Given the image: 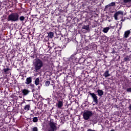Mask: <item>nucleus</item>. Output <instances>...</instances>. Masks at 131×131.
Listing matches in <instances>:
<instances>
[{
    "label": "nucleus",
    "mask_w": 131,
    "mask_h": 131,
    "mask_svg": "<svg viewBox=\"0 0 131 131\" xmlns=\"http://www.w3.org/2000/svg\"><path fill=\"white\" fill-rule=\"evenodd\" d=\"M102 37H105V36H103Z\"/></svg>",
    "instance_id": "31"
},
{
    "label": "nucleus",
    "mask_w": 131,
    "mask_h": 131,
    "mask_svg": "<svg viewBox=\"0 0 131 131\" xmlns=\"http://www.w3.org/2000/svg\"><path fill=\"white\" fill-rule=\"evenodd\" d=\"M76 54H77L76 52L74 53L69 59L70 65H73L74 63H78L79 59L76 57Z\"/></svg>",
    "instance_id": "3"
},
{
    "label": "nucleus",
    "mask_w": 131,
    "mask_h": 131,
    "mask_svg": "<svg viewBox=\"0 0 131 131\" xmlns=\"http://www.w3.org/2000/svg\"><path fill=\"white\" fill-rule=\"evenodd\" d=\"M33 66L34 72L37 73L43 67V62L39 58H36L33 61Z\"/></svg>",
    "instance_id": "1"
},
{
    "label": "nucleus",
    "mask_w": 131,
    "mask_h": 131,
    "mask_svg": "<svg viewBox=\"0 0 131 131\" xmlns=\"http://www.w3.org/2000/svg\"><path fill=\"white\" fill-rule=\"evenodd\" d=\"M110 74L109 73V71L108 70H106L105 71V72L103 73V76H104V77L105 78H107V77H109V76H110Z\"/></svg>",
    "instance_id": "12"
},
{
    "label": "nucleus",
    "mask_w": 131,
    "mask_h": 131,
    "mask_svg": "<svg viewBox=\"0 0 131 131\" xmlns=\"http://www.w3.org/2000/svg\"><path fill=\"white\" fill-rule=\"evenodd\" d=\"M110 29V28H109V27L104 28L103 29V32H104V33H107V32H108V31H109Z\"/></svg>",
    "instance_id": "14"
},
{
    "label": "nucleus",
    "mask_w": 131,
    "mask_h": 131,
    "mask_svg": "<svg viewBox=\"0 0 131 131\" xmlns=\"http://www.w3.org/2000/svg\"><path fill=\"white\" fill-rule=\"evenodd\" d=\"M120 26V29L121 28V25H119Z\"/></svg>",
    "instance_id": "30"
},
{
    "label": "nucleus",
    "mask_w": 131,
    "mask_h": 131,
    "mask_svg": "<svg viewBox=\"0 0 131 131\" xmlns=\"http://www.w3.org/2000/svg\"><path fill=\"white\" fill-rule=\"evenodd\" d=\"M90 30V26L89 25H84L82 28V31L84 33L88 32Z\"/></svg>",
    "instance_id": "8"
},
{
    "label": "nucleus",
    "mask_w": 131,
    "mask_h": 131,
    "mask_svg": "<svg viewBox=\"0 0 131 131\" xmlns=\"http://www.w3.org/2000/svg\"><path fill=\"white\" fill-rule=\"evenodd\" d=\"M56 124L53 122V121H50L49 122V126L50 127L48 129V131H55L57 130V125H56Z\"/></svg>",
    "instance_id": "5"
},
{
    "label": "nucleus",
    "mask_w": 131,
    "mask_h": 131,
    "mask_svg": "<svg viewBox=\"0 0 131 131\" xmlns=\"http://www.w3.org/2000/svg\"><path fill=\"white\" fill-rule=\"evenodd\" d=\"M8 21L16 22L19 21V14L18 13H12L8 16Z\"/></svg>",
    "instance_id": "2"
},
{
    "label": "nucleus",
    "mask_w": 131,
    "mask_h": 131,
    "mask_svg": "<svg viewBox=\"0 0 131 131\" xmlns=\"http://www.w3.org/2000/svg\"><path fill=\"white\" fill-rule=\"evenodd\" d=\"M32 82V77H29L26 78L25 84H30Z\"/></svg>",
    "instance_id": "9"
},
{
    "label": "nucleus",
    "mask_w": 131,
    "mask_h": 131,
    "mask_svg": "<svg viewBox=\"0 0 131 131\" xmlns=\"http://www.w3.org/2000/svg\"><path fill=\"white\" fill-rule=\"evenodd\" d=\"M19 20H20V21H23L24 20H25V17L23 16H20Z\"/></svg>",
    "instance_id": "22"
},
{
    "label": "nucleus",
    "mask_w": 131,
    "mask_h": 131,
    "mask_svg": "<svg viewBox=\"0 0 131 131\" xmlns=\"http://www.w3.org/2000/svg\"><path fill=\"white\" fill-rule=\"evenodd\" d=\"M9 70H10V69L6 68V69H4L3 71L5 72V73H7V72H8V71H9Z\"/></svg>",
    "instance_id": "25"
},
{
    "label": "nucleus",
    "mask_w": 131,
    "mask_h": 131,
    "mask_svg": "<svg viewBox=\"0 0 131 131\" xmlns=\"http://www.w3.org/2000/svg\"><path fill=\"white\" fill-rule=\"evenodd\" d=\"M30 86H32V88H33L34 86V84H31Z\"/></svg>",
    "instance_id": "28"
},
{
    "label": "nucleus",
    "mask_w": 131,
    "mask_h": 131,
    "mask_svg": "<svg viewBox=\"0 0 131 131\" xmlns=\"http://www.w3.org/2000/svg\"><path fill=\"white\" fill-rule=\"evenodd\" d=\"M50 81H46L45 82V85L46 86H49V85H50Z\"/></svg>",
    "instance_id": "23"
},
{
    "label": "nucleus",
    "mask_w": 131,
    "mask_h": 131,
    "mask_svg": "<svg viewBox=\"0 0 131 131\" xmlns=\"http://www.w3.org/2000/svg\"><path fill=\"white\" fill-rule=\"evenodd\" d=\"M33 121L34 122H37V121H38V118H37V117H35L33 118Z\"/></svg>",
    "instance_id": "21"
},
{
    "label": "nucleus",
    "mask_w": 131,
    "mask_h": 131,
    "mask_svg": "<svg viewBox=\"0 0 131 131\" xmlns=\"http://www.w3.org/2000/svg\"><path fill=\"white\" fill-rule=\"evenodd\" d=\"M32 131H38L37 127H34L32 128Z\"/></svg>",
    "instance_id": "24"
},
{
    "label": "nucleus",
    "mask_w": 131,
    "mask_h": 131,
    "mask_svg": "<svg viewBox=\"0 0 131 131\" xmlns=\"http://www.w3.org/2000/svg\"><path fill=\"white\" fill-rule=\"evenodd\" d=\"M93 115V112L90 111H84L83 114V118L84 120H89L90 118L92 117Z\"/></svg>",
    "instance_id": "4"
},
{
    "label": "nucleus",
    "mask_w": 131,
    "mask_h": 131,
    "mask_svg": "<svg viewBox=\"0 0 131 131\" xmlns=\"http://www.w3.org/2000/svg\"><path fill=\"white\" fill-rule=\"evenodd\" d=\"M90 95L92 96L93 99V102L95 103V104H98V97L95 93H90Z\"/></svg>",
    "instance_id": "7"
},
{
    "label": "nucleus",
    "mask_w": 131,
    "mask_h": 131,
    "mask_svg": "<svg viewBox=\"0 0 131 131\" xmlns=\"http://www.w3.org/2000/svg\"><path fill=\"white\" fill-rule=\"evenodd\" d=\"M127 92H128V93H131V88H127L126 89Z\"/></svg>",
    "instance_id": "27"
},
{
    "label": "nucleus",
    "mask_w": 131,
    "mask_h": 131,
    "mask_svg": "<svg viewBox=\"0 0 131 131\" xmlns=\"http://www.w3.org/2000/svg\"><path fill=\"white\" fill-rule=\"evenodd\" d=\"M113 6H115V3L112 2L111 3L109 4L108 5H107L106 6V8H107V7H113Z\"/></svg>",
    "instance_id": "19"
},
{
    "label": "nucleus",
    "mask_w": 131,
    "mask_h": 131,
    "mask_svg": "<svg viewBox=\"0 0 131 131\" xmlns=\"http://www.w3.org/2000/svg\"><path fill=\"white\" fill-rule=\"evenodd\" d=\"M123 4H128L131 2V0H122Z\"/></svg>",
    "instance_id": "20"
},
{
    "label": "nucleus",
    "mask_w": 131,
    "mask_h": 131,
    "mask_svg": "<svg viewBox=\"0 0 131 131\" xmlns=\"http://www.w3.org/2000/svg\"><path fill=\"white\" fill-rule=\"evenodd\" d=\"M130 38H131V37H130Z\"/></svg>",
    "instance_id": "32"
},
{
    "label": "nucleus",
    "mask_w": 131,
    "mask_h": 131,
    "mask_svg": "<svg viewBox=\"0 0 131 131\" xmlns=\"http://www.w3.org/2000/svg\"><path fill=\"white\" fill-rule=\"evenodd\" d=\"M48 36L50 38H53V37H54V32H50L48 33Z\"/></svg>",
    "instance_id": "16"
},
{
    "label": "nucleus",
    "mask_w": 131,
    "mask_h": 131,
    "mask_svg": "<svg viewBox=\"0 0 131 131\" xmlns=\"http://www.w3.org/2000/svg\"><path fill=\"white\" fill-rule=\"evenodd\" d=\"M25 110H26V111H28L29 110V109H30V105L29 104H27L25 106L24 108Z\"/></svg>",
    "instance_id": "18"
},
{
    "label": "nucleus",
    "mask_w": 131,
    "mask_h": 131,
    "mask_svg": "<svg viewBox=\"0 0 131 131\" xmlns=\"http://www.w3.org/2000/svg\"><path fill=\"white\" fill-rule=\"evenodd\" d=\"M35 84L36 85H38V84H39V78H37L35 80Z\"/></svg>",
    "instance_id": "17"
},
{
    "label": "nucleus",
    "mask_w": 131,
    "mask_h": 131,
    "mask_svg": "<svg viewBox=\"0 0 131 131\" xmlns=\"http://www.w3.org/2000/svg\"><path fill=\"white\" fill-rule=\"evenodd\" d=\"M43 55H40V56H39V57H40H40H42Z\"/></svg>",
    "instance_id": "29"
},
{
    "label": "nucleus",
    "mask_w": 131,
    "mask_h": 131,
    "mask_svg": "<svg viewBox=\"0 0 131 131\" xmlns=\"http://www.w3.org/2000/svg\"><path fill=\"white\" fill-rule=\"evenodd\" d=\"M97 93H98V96H103V95H104V93L103 92V91L101 90H98L97 91Z\"/></svg>",
    "instance_id": "15"
},
{
    "label": "nucleus",
    "mask_w": 131,
    "mask_h": 131,
    "mask_svg": "<svg viewBox=\"0 0 131 131\" xmlns=\"http://www.w3.org/2000/svg\"><path fill=\"white\" fill-rule=\"evenodd\" d=\"M130 34V31L128 30L125 32L124 34V37L125 38H127L128 37V35Z\"/></svg>",
    "instance_id": "13"
},
{
    "label": "nucleus",
    "mask_w": 131,
    "mask_h": 131,
    "mask_svg": "<svg viewBox=\"0 0 131 131\" xmlns=\"http://www.w3.org/2000/svg\"><path fill=\"white\" fill-rule=\"evenodd\" d=\"M128 59H129V57H128V56H126V57H124V61H127V60H128Z\"/></svg>",
    "instance_id": "26"
},
{
    "label": "nucleus",
    "mask_w": 131,
    "mask_h": 131,
    "mask_svg": "<svg viewBox=\"0 0 131 131\" xmlns=\"http://www.w3.org/2000/svg\"><path fill=\"white\" fill-rule=\"evenodd\" d=\"M119 15H123V11H118L117 12H116L114 15V17L115 18V20H118V16Z\"/></svg>",
    "instance_id": "6"
},
{
    "label": "nucleus",
    "mask_w": 131,
    "mask_h": 131,
    "mask_svg": "<svg viewBox=\"0 0 131 131\" xmlns=\"http://www.w3.org/2000/svg\"><path fill=\"white\" fill-rule=\"evenodd\" d=\"M56 107L58 108V109H61L63 107V101H59L56 104Z\"/></svg>",
    "instance_id": "10"
},
{
    "label": "nucleus",
    "mask_w": 131,
    "mask_h": 131,
    "mask_svg": "<svg viewBox=\"0 0 131 131\" xmlns=\"http://www.w3.org/2000/svg\"><path fill=\"white\" fill-rule=\"evenodd\" d=\"M22 93L24 96H27V95H28L30 93V91L27 89H24L22 90Z\"/></svg>",
    "instance_id": "11"
}]
</instances>
